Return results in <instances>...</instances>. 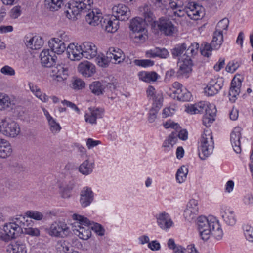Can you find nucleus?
Segmentation results:
<instances>
[{"mask_svg": "<svg viewBox=\"0 0 253 253\" xmlns=\"http://www.w3.org/2000/svg\"><path fill=\"white\" fill-rule=\"evenodd\" d=\"M139 13L143 16L144 19L136 17L132 19L129 25V28L132 32L144 30L146 25L151 24L154 22V16L149 5L145 4L139 8Z\"/></svg>", "mask_w": 253, "mask_h": 253, "instance_id": "nucleus-1", "label": "nucleus"}, {"mask_svg": "<svg viewBox=\"0 0 253 253\" xmlns=\"http://www.w3.org/2000/svg\"><path fill=\"white\" fill-rule=\"evenodd\" d=\"M73 219L77 221L74 223V233L83 240L88 239L91 235L90 225L91 222L86 217L74 214Z\"/></svg>", "mask_w": 253, "mask_h": 253, "instance_id": "nucleus-2", "label": "nucleus"}, {"mask_svg": "<svg viewBox=\"0 0 253 253\" xmlns=\"http://www.w3.org/2000/svg\"><path fill=\"white\" fill-rule=\"evenodd\" d=\"M204 8L192 0H187L185 2V5L182 8L177 9L174 12L175 15L183 17L185 14L191 19L198 20L202 16Z\"/></svg>", "mask_w": 253, "mask_h": 253, "instance_id": "nucleus-3", "label": "nucleus"}, {"mask_svg": "<svg viewBox=\"0 0 253 253\" xmlns=\"http://www.w3.org/2000/svg\"><path fill=\"white\" fill-rule=\"evenodd\" d=\"M214 142L210 130H205L202 134L199 147V156L201 159L205 160L213 151Z\"/></svg>", "mask_w": 253, "mask_h": 253, "instance_id": "nucleus-4", "label": "nucleus"}, {"mask_svg": "<svg viewBox=\"0 0 253 253\" xmlns=\"http://www.w3.org/2000/svg\"><path fill=\"white\" fill-rule=\"evenodd\" d=\"M213 219H216L213 217L207 218L203 216H201L197 219L198 229L203 240H207L210 238Z\"/></svg>", "mask_w": 253, "mask_h": 253, "instance_id": "nucleus-5", "label": "nucleus"}, {"mask_svg": "<svg viewBox=\"0 0 253 253\" xmlns=\"http://www.w3.org/2000/svg\"><path fill=\"white\" fill-rule=\"evenodd\" d=\"M71 231L68 224L64 221L53 222L48 230L49 235L59 238H65L70 235Z\"/></svg>", "mask_w": 253, "mask_h": 253, "instance_id": "nucleus-6", "label": "nucleus"}, {"mask_svg": "<svg viewBox=\"0 0 253 253\" xmlns=\"http://www.w3.org/2000/svg\"><path fill=\"white\" fill-rule=\"evenodd\" d=\"M179 62V68L176 72L178 78L187 79L189 77L192 71V61L190 56L183 55Z\"/></svg>", "mask_w": 253, "mask_h": 253, "instance_id": "nucleus-7", "label": "nucleus"}, {"mask_svg": "<svg viewBox=\"0 0 253 253\" xmlns=\"http://www.w3.org/2000/svg\"><path fill=\"white\" fill-rule=\"evenodd\" d=\"M20 222L22 221L18 220L17 217L13 219L11 222L4 225L3 231L7 240L16 238L21 235V228L19 226Z\"/></svg>", "mask_w": 253, "mask_h": 253, "instance_id": "nucleus-8", "label": "nucleus"}, {"mask_svg": "<svg viewBox=\"0 0 253 253\" xmlns=\"http://www.w3.org/2000/svg\"><path fill=\"white\" fill-rule=\"evenodd\" d=\"M2 129L1 130L2 133L7 136L15 137L17 136L20 131L19 125L14 121L7 122L6 119L1 120Z\"/></svg>", "mask_w": 253, "mask_h": 253, "instance_id": "nucleus-9", "label": "nucleus"}, {"mask_svg": "<svg viewBox=\"0 0 253 253\" xmlns=\"http://www.w3.org/2000/svg\"><path fill=\"white\" fill-rule=\"evenodd\" d=\"M113 17L118 20L125 21L130 17L131 12L129 8L122 4L114 6L112 8Z\"/></svg>", "mask_w": 253, "mask_h": 253, "instance_id": "nucleus-10", "label": "nucleus"}, {"mask_svg": "<svg viewBox=\"0 0 253 253\" xmlns=\"http://www.w3.org/2000/svg\"><path fill=\"white\" fill-rule=\"evenodd\" d=\"M157 25L159 30L165 35L171 36L174 32V25L169 19L163 17L160 18Z\"/></svg>", "mask_w": 253, "mask_h": 253, "instance_id": "nucleus-11", "label": "nucleus"}, {"mask_svg": "<svg viewBox=\"0 0 253 253\" xmlns=\"http://www.w3.org/2000/svg\"><path fill=\"white\" fill-rule=\"evenodd\" d=\"M114 88V85L111 83H105L99 81L93 82L89 85L91 92L95 95H100L105 92L108 88Z\"/></svg>", "mask_w": 253, "mask_h": 253, "instance_id": "nucleus-12", "label": "nucleus"}, {"mask_svg": "<svg viewBox=\"0 0 253 253\" xmlns=\"http://www.w3.org/2000/svg\"><path fill=\"white\" fill-rule=\"evenodd\" d=\"M223 85V82L221 80L211 79L205 88V92L208 96H213L218 92Z\"/></svg>", "mask_w": 253, "mask_h": 253, "instance_id": "nucleus-13", "label": "nucleus"}, {"mask_svg": "<svg viewBox=\"0 0 253 253\" xmlns=\"http://www.w3.org/2000/svg\"><path fill=\"white\" fill-rule=\"evenodd\" d=\"M104 110L101 108H89L85 114V121L91 124H96V119L101 118L103 115Z\"/></svg>", "mask_w": 253, "mask_h": 253, "instance_id": "nucleus-14", "label": "nucleus"}, {"mask_svg": "<svg viewBox=\"0 0 253 253\" xmlns=\"http://www.w3.org/2000/svg\"><path fill=\"white\" fill-rule=\"evenodd\" d=\"M242 129L240 127L234 128L230 135V141L234 151L238 154L241 152L240 139Z\"/></svg>", "mask_w": 253, "mask_h": 253, "instance_id": "nucleus-15", "label": "nucleus"}, {"mask_svg": "<svg viewBox=\"0 0 253 253\" xmlns=\"http://www.w3.org/2000/svg\"><path fill=\"white\" fill-rule=\"evenodd\" d=\"M68 57L71 60H79L83 57L82 45L78 46L74 43H70L66 49Z\"/></svg>", "mask_w": 253, "mask_h": 253, "instance_id": "nucleus-16", "label": "nucleus"}, {"mask_svg": "<svg viewBox=\"0 0 253 253\" xmlns=\"http://www.w3.org/2000/svg\"><path fill=\"white\" fill-rule=\"evenodd\" d=\"M78 70L85 77L92 76L96 71L95 66L87 61L81 62L78 66Z\"/></svg>", "mask_w": 253, "mask_h": 253, "instance_id": "nucleus-17", "label": "nucleus"}, {"mask_svg": "<svg viewBox=\"0 0 253 253\" xmlns=\"http://www.w3.org/2000/svg\"><path fill=\"white\" fill-rule=\"evenodd\" d=\"M241 85L242 82L239 78L232 79L228 94L231 101L234 102L237 99V96L240 92Z\"/></svg>", "mask_w": 253, "mask_h": 253, "instance_id": "nucleus-18", "label": "nucleus"}, {"mask_svg": "<svg viewBox=\"0 0 253 253\" xmlns=\"http://www.w3.org/2000/svg\"><path fill=\"white\" fill-rule=\"evenodd\" d=\"M40 56L42 66L48 68L55 65L57 57L51 55L48 49L42 51Z\"/></svg>", "mask_w": 253, "mask_h": 253, "instance_id": "nucleus-19", "label": "nucleus"}, {"mask_svg": "<svg viewBox=\"0 0 253 253\" xmlns=\"http://www.w3.org/2000/svg\"><path fill=\"white\" fill-rule=\"evenodd\" d=\"M83 56L87 59H92L97 55V48L95 45L90 42H84L82 44Z\"/></svg>", "mask_w": 253, "mask_h": 253, "instance_id": "nucleus-20", "label": "nucleus"}, {"mask_svg": "<svg viewBox=\"0 0 253 253\" xmlns=\"http://www.w3.org/2000/svg\"><path fill=\"white\" fill-rule=\"evenodd\" d=\"M80 202L83 207L89 206L93 200V193L91 188H84L81 192Z\"/></svg>", "mask_w": 253, "mask_h": 253, "instance_id": "nucleus-21", "label": "nucleus"}, {"mask_svg": "<svg viewBox=\"0 0 253 253\" xmlns=\"http://www.w3.org/2000/svg\"><path fill=\"white\" fill-rule=\"evenodd\" d=\"M49 46L52 53L62 54L66 49V44L59 40V38H53L49 41Z\"/></svg>", "mask_w": 253, "mask_h": 253, "instance_id": "nucleus-22", "label": "nucleus"}, {"mask_svg": "<svg viewBox=\"0 0 253 253\" xmlns=\"http://www.w3.org/2000/svg\"><path fill=\"white\" fill-rule=\"evenodd\" d=\"M204 113L205 114L203 118V123L208 126L214 120L216 113L215 106L213 104H209Z\"/></svg>", "mask_w": 253, "mask_h": 253, "instance_id": "nucleus-23", "label": "nucleus"}, {"mask_svg": "<svg viewBox=\"0 0 253 253\" xmlns=\"http://www.w3.org/2000/svg\"><path fill=\"white\" fill-rule=\"evenodd\" d=\"M85 19L89 25L95 26L101 22L102 14L99 12L97 9H93L86 15Z\"/></svg>", "mask_w": 253, "mask_h": 253, "instance_id": "nucleus-24", "label": "nucleus"}, {"mask_svg": "<svg viewBox=\"0 0 253 253\" xmlns=\"http://www.w3.org/2000/svg\"><path fill=\"white\" fill-rule=\"evenodd\" d=\"M27 37L26 39V44L27 46L32 49L37 50L41 48L43 44V41L41 37L38 36H34L29 40Z\"/></svg>", "mask_w": 253, "mask_h": 253, "instance_id": "nucleus-25", "label": "nucleus"}, {"mask_svg": "<svg viewBox=\"0 0 253 253\" xmlns=\"http://www.w3.org/2000/svg\"><path fill=\"white\" fill-rule=\"evenodd\" d=\"M119 24V20L113 16L110 19H105L102 26L107 32L114 33L118 29Z\"/></svg>", "mask_w": 253, "mask_h": 253, "instance_id": "nucleus-26", "label": "nucleus"}, {"mask_svg": "<svg viewBox=\"0 0 253 253\" xmlns=\"http://www.w3.org/2000/svg\"><path fill=\"white\" fill-rule=\"evenodd\" d=\"M108 53L111 54V60L114 61V63L120 64L125 59V54L119 48L110 47L108 51Z\"/></svg>", "mask_w": 253, "mask_h": 253, "instance_id": "nucleus-27", "label": "nucleus"}, {"mask_svg": "<svg viewBox=\"0 0 253 253\" xmlns=\"http://www.w3.org/2000/svg\"><path fill=\"white\" fill-rule=\"evenodd\" d=\"M158 225L162 229L169 228L173 224V222L169 218V214L163 212L159 215L157 218Z\"/></svg>", "mask_w": 253, "mask_h": 253, "instance_id": "nucleus-28", "label": "nucleus"}, {"mask_svg": "<svg viewBox=\"0 0 253 253\" xmlns=\"http://www.w3.org/2000/svg\"><path fill=\"white\" fill-rule=\"evenodd\" d=\"M11 153L10 143L6 140L0 139V158H6L10 156Z\"/></svg>", "mask_w": 253, "mask_h": 253, "instance_id": "nucleus-29", "label": "nucleus"}, {"mask_svg": "<svg viewBox=\"0 0 253 253\" xmlns=\"http://www.w3.org/2000/svg\"><path fill=\"white\" fill-rule=\"evenodd\" d=\"M80 11L74 4V2L68 3V6L64 11L65 16L69 19L73 20L77 19V16L79 14Z\"/></svg>", "mask_w": 253, "mask_h": 253, "instance_id": "nucleus-30", "label": "nucleus"}, {"mask_svg": "<svg viewBox=\"0 0 253 253\" xmlns=\"http://www.w3.org/2000/svg\"><path fill=\"white\" fill-rule=\"evenodd\" d=\"M74 3L80 12H86L91 9L93 0H76Z\"/></svg>", "mask_w": 253, "mask_h": 253, "instance_id": "nucleus-31", "label": "nucleus"}, {"mask_svg": "<svg viewBox=\"0 0 253 253\" xmlns=\"http://www.w3.org/2000/svg\"><path fill=\"white\" fill-rule=\"evenodd\" d=\"M223 42V32L215 30L213 33L211 45L215 50L218 49Z\"/></svg>", "mask_w": 253, "mask_h": 253, "instance_id": "nucleus-32", "label": "nucleus"}, {"mask_svg": "<svg viewBox=\"0 0 253 253\" xmlns=\"http://www.w3.org/2000/svg\"><path fill=\"white\" fill-rule=\"evenodd\" d=\"M138 77L140 80L150 83L156 81L158 78V75L155 72H141L138 73Z\"/></svg>", "mask_w": 253, "mask_h": 253, "instance_id": "nucleus-33", "label": "nucleus"}, {"mask_svg": "<svg viewBox=\"0 0 253 253\" xmlns=\"http://www.w3.org/2000/svg\"><path fill=\"white\" fill-rule=\"evenodd\" d=\"M14 100L7 94L0 93V109L12 107L14 105Z\"/></svg>", "mask_w": 253, "mask_h": 253, "instance_id": "nucleus-34", "label": "nucleus"}, {"mask_svg": "<svg viewBox=\"0 0 253 253\" xmlns=\"http://www.w3.org/2000/svg\"><path fill=\"white\" fill-rule=\"evenodd\" d=\"M7 250L10 253H26V246L19 242L10 244L8 246Z\"/></svg>", "mask_w": 253, "mask_h": 253, "instance_id": "nucleus-35", "label": "nucleus"}, {"mask_svg": "<svg viewBox=\"0 0 253 253\" xmlns=\"http://www.w3.org/2000/svg\"><path fill=\"white\" fill-rule=\"evenodd\" d=\"M165 126L166 128L171 127L174 128L176 130L175 132H172L171 133L169 136L168 139L170 141V143H171L172 145L175 144L177 140V134L176 131H178L180 129V127L177 124H175L174 123H170V124L166 123L165 125Z\"/></svg>", "mask_w": 253, "mask_h": 253, "instance_id": "nucleus-36", "label": "nucleus"}, {"mask_svg": "<svg viewBox=\"0 0 253 253\" xmlns=\"http://www.w3.org/2000/svg\"><path fill=\"white\" fill-rule=\"evenodd\" d=\"M212 225L211 235H212L217 240H220L223 234L220 225L216 219H213Z\"/></svg>", "mask_w": 253, "mask_h": 253, "instance_id": "nucleus-37", "label": "nucleus"}, {"mask_svg": "<svg viewBox=\"0 0 253 253\" xmlns=\"http://www.w3.org/2000/svg\"><path fill=\"white\" fill-rule=\"evenodd\" d=\"M147 33V30L146 29H144V30H142L139 32H132L131 37L135 42H144L148 38Z\"/></svg>", "mask_w": 253, "mask_h": 253, "instance_id": "nucleus-38", "label": "nucleus"}, {"mask_svg": "<svg viewBox=\"0 0 253 253\" xmlns=\"http://www.w3.org/2000/svg\"><path fill=\"white\" fill-rule=\"evenodd\" d=\"M111 54L108 53V51L106 53V56L101 55L98 56L96 57L95 61L96 64L100 67L106 68L109 66L111 60Z\"/></svg>", "mask_w": 253, "mask_h": 253, "instance_id": "nucleus-39", "label": "nucleus"}, {"mask_svg": "<svg viewBox=\"0 0 253 253\" xmlns=\"http://www.w3.org/2000/svg\"><path fill=\"white\" fill-rule=\"evenodd\" d=\"M156 10L165 13L168 9V2L166 0H151Z\"/></svg>", "mask_w": 253, "mask_h": 253, "instance_id": "nucleus-40", "label": "nucleus"}, {"mask_svg": "<svg viewBox=\"0 0 253 253\" xmlns=\"http://www.w3.org/2000/svg\"><path fill=\"white\" fill-rule=\"evenodd\" d=\"M93 164L90 163L88 160L84 162L79 167V171L84 175H88L92 172Z\"/></svg>", "mask_w": 253, "mask_h": 253, "instance_id": "nucleus-41", "label": "nucleus"}, {"mask_svg": "<svg viewBox=\"0 0 253 253\" xmlns=\"http://www.w3.org/2000/svg\"><path fill=\"white\" fill-rule=\"evenodd\" d=\"M74 182L72 180L68 184L60 187V191L62 197L64 198H69L70 196L71 191L74 187Z\"/></svg>", "mask_w": 253, "mask_h": 253, "instance_id": "nucleus-42", "label": "nucleus"}, {"mask_svg": "<svg viewBox=\"0 0 253 253\" xmlns=\"http://www.w3.org/2000/svg\"><path fill=\"white\" fill-rule=\"evenodd\" d=\"M173 98L182 101H189L192 98V95L186 89L184 88L179 94L173 95Z\"/></svg>", "mask_w": 253, "mask_h": 253, "instance_id": "nucleus-43", "label": "nucleus"}, {"mask_svg": "<svg viewBox=\"0 0 253 253\" xmlns=\"http://www.w3.org/2000/svg\"><path fill=\"white\" fill-rule=\"evenodd\" d=\"M222 217L225 223L230 226H233L236 222V219L233 211H230L228 212H225L222 215Z\"/></svg>", "mask_w": 253, "mask_h": 253, "instance_id": "nucleus-44", "label": "nucleus"}, {"mask_svg": "<svg viewBox=\"0 0 253 253\" xmlns=\"http://www.w3.org/2000/svg\"><path fill=\"white\" fill-rule=\"evenodd\" d=\"M188 172V169L185 166H182L178 169L176 174V178L179 183H181L185 181Z\"/></svg>", "mask_w": 253, "mask_h": 253, "instance_id": "nucleus-45", "label": "nucleus"}, {"mask_svg": "<svg viewBox=\"0 0 253 253\" xmlns=\"http://www.w3.org/2000/svg\"><path fill=\"white\" fill-rule=\"evenodd\" d=\"M200 50L202 55L208 57L211 55L212 50L215 49L213 46H212L211 43L209 44L205 42L204 44L201 45Z\"/></svg>", "mask_w": 253, "mask_h": 253, "instance_id": "nucleus-46", "label": "nucleus"}, {"mask_svg": "<svg viewBox=\"0 0 253 253\" xmlns=\"http://www.w3.org/2000/svg\"><path fill=\"white\" fill-rule=\"evenodd\" d=\"M187 48V46L185 43L176 45L172 50L173 56L179 57L186 50Z\"/></svg>", "mask_w": 253, "mask_h": 253, "instance_id": "nucleus-47", "label": "nucleus"}, {"mask_svg": "<svg viewBox=\"0 0 253 253\" xmlns=\"http://www.w3.org/2000/svg\"><path fill=\"white\" fill-rule=\"evenodd\" d=\"M243 229L246 239L249 242L253 243V228L248 224H245Z\"/></svg>", "mask_w": 253, "mask_h": 253, "instance_id": "nucleus-48", "label": "nucleus"}, {"mask_svg": "<svg viewBox=\"0 0 253 253\" xmlns=\"http://www.w3.org/2000/svg\"><path fill=\"white\" fill-rule=\"evenodd\" d=\"M48 125L49 126L50 130L53 133H57L61 129V127L59 124L57 123L55 119L52 118L48 121Z\"/></svg>", "mask_w": 253, "mask_h": 253, "instance_id": "nucleus-49", "label": "nucleus"}, {"mask_svg": "<svg viewBox=\"0 0 253 253\" xmlns=\"http://www.w3.org/2000/svg\"><path fill=\"white\" fill-rule=\"evenodd\" d=\"M199 47L198 43L196 42L192 43L187 49L185 54L183 55L189 56L191 58L192 56H195L197 54Z\"/></svg>", "mask_w": 253, "mask_h": 253, "instance_id": "nucleus-50", "label": "nucleus"}, {"mask_svg": "<svg viewBox=\"0 0 253 253\" xmlns=\"http://www.w3.org/2000/svg\"><path fill=\"white\" fill-rule=\"evenodd\" d=\"M63 0H50L48 3V8L51 11H57L63 5Z\"/></svg>", "mask_w": 253, "mask_h": 253, "instance_id": "nucleus-51", "label": "nucleus"}, {"mask_svg": "<svg viewBox=\"0 0 253 253\" xmlns=\"http://www.w3.org/2000/svg\"><path fill=\"white\" fill-rule=\"evenodd\" d=\"M153 101V107L156 108L157 109H160L162 106V102L163 101V97L161 93H157L156 95H155L151 99Z\"/></svg>", "mask_w": 253, "mask_h": 253, "instance_id": "nucleus-52", "label": "nucleus"}, {"mask_svg": "<svg viewBox=\"0 0 253 253\" xmlns=\"http://www.w3.org/2000/svg\"><path fill=\"white\" fill-rule=\"evenodd\" d=\"M134 63L137 66L145 68L152 66L154 64V62L149 59H135Z\"/></svg>", "mask_w": 253, "mask_h": 253, "instance_id": "nucleus-53", "label": "nucleus"}, {"mask_svg": "<svg viewBox=\"0 0 253 253\" xmlns=\"http://www.w3.org/2000/svg\"><path fill=\"white\" fill-rule=\"evenodd\" d=\"M229 23V20L227 18H224L219 21L217 23L216 30L218 31L223 32V30H227Z\"/></svg>", "mask_w": 253, "mask_h": 253, "instance_id": "nucleus-54", "label": "nucleus"}, {"mask_svg": "<svg viewBox=\"0 0 253 253\" xmlns=\"http://www.w3.org/2000/svg\"><path fill=\"white\" fill-rule=\"evenodd\" d=\"M18 220H22V222H20V223L19 224V226H20V230H21V233H24L27 229L29 228V221L25 218V217L22 215H20L18 216Z\"/></svg>", "mask_w": 253, "mask_h": 253, "instance_id": "nucleus-55", "label": "nucleus"}, {"mask_svg": "<svg viewBox=\"0 0 253 253\" xmlns=\"http://www.w3.org/2000/svg\"><path fill=\"white\" fill-rule=\"evenodd\" d=\"M26 215L30 218H33L36 220H41L43 217L42 213L35 211H29L26 212Z\"/></svg>", "mask_w": 253, "mask_h": 253, "instance_id": "nucleus-56", "label": "nucleus"}, {"mask_svg": "<svg viewBox=\"0 0 253 253\" xmlns=\"http://www.w3.org/2000/svg\"><path fill=\"white\" fill-rule=\"evenodd\" d=\"M197 214V213L190 210L189 209L186 208L183 215L186 220L191 221L195 219Z\"/></svg>", "mask_w": 253, "mask_h": 253, "instance_id": "nucleus-57", "label": "nucleus"}, {"mask_svg": "<svg viewBox=\"0 0 253 253\" xmlns=\"http://www.w3.org/2000/svg\"><path fill=\"white\" fill-rule=\"evenodd\" d=\"M85 83L79 78H75L73 82V88L74 89L80 90L84 88Z\"/></svg>", "mask_w": 253, "mask_h": 253, "instance_id": "nucleus-58", "label": "nucleus"}, {"mask_svg": "<svg viewBox=\"0 0 253 253\" xmlns=\"http://www.w3.org/2000/svg\"><path fill=\"white\" fill-rule=\"evenodd\" d=\"M90 229H92L98 235L102 236L104 234V229L100 224L92 222H91V225H90Z\"/></svg>", "mask_w": 253, "mask_h": 253, "instance_id": "nucleus-59", "label": "nucleus"}, {"mask_svg": "<svg viewBox=\"0 0 253 253\" xmlns=\"http://www.w3.org/2000/svg\"><path fill=\"white\" fill-rule=\"evenodd\" d=\"M186 208L189 209L190 210H192L198 213L199 207L198 201L195 199L190 200L187 205Z\"/></svg>", "mask_w": 253, "mask_h": 253, "instance_id": "nucleus-60", "label": "nucleus"}, {"mask_svg": "<svg viewBox=\"0 0 253 253\" xmlns=\"http://www.w3.org/2000/svg\"><path fill=\"white\" fill-rule=\"evenodd\" d=\"M0 72L3 75L10 76H14L15 74L14 69L8 65H5L1 68Z\"/></svg>", "mask_w": 253, "mask_h": 253, "instance_id": "nucleus-61", "label": "nucleus"}, {"mask_svg": "<svg viewBox=\"0 0 253 253\" xmlns=\"http://www.w3.org/2000/svg\"><path fill=\"white\" fill-rule=\"evenodd\" d=\"M28 85L29 86L30 89L31 91L37 97L39 95H41V94L42 93L40 88L38 87L36 85L32 83H29L28 84Z\"/></svg>", "mask_w": 253, "mask_h": 253, "instance_id": "nucleus-62", "label": "nucleus"}, {"mask_svg": "<svg viewBox=\"0 0 253 253\" xmlns=\"http://www.w3.org/2000/svg\"><path fill=\"white\" fill-rule=\"evenodd\" d=\"M59 71L58 75H57V80L60 81V79L63 80L66 78V76L67 75L68 70L66 68H64L61 65H59Z\"/></svg>", "mask_w": 253, "mask_h": 253, "instance_id": "nucleus-63", "label": "nucleus"}, {"mask_svg": "<svg viewBox=\"0 0 253 253\" xmlns=\"http://www.w3.org/2000/svg\"><path fill=\"white\" fill-rule=\"evenodd\" d=\"M172 87L171 89L174 95L179 94L182 89V85L177 82L173 83Z\"/></svg>", "mask_w": 253, "mask_h": 253, "instance_id": "nucleus-64", "label": "nucleus"}]
</instances>
